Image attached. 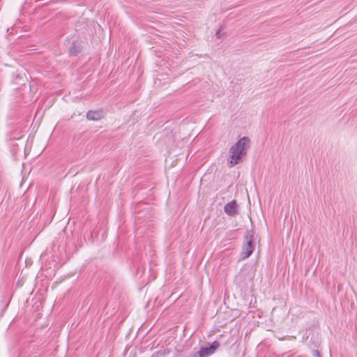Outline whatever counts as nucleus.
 Listing matches in <instances>:
<instances>
[{"label": "nucleus", "instance_id": "obj_1", "mask_svg": "<svg viewBox=\"0 0 357 357\" xmlns=\"http://www.w3.org/2000/svg\"><path fill=\"white\" fill-rule=\"evenodd\" d=\"M250 144V139L248 137H243L230 148V160L229 161L230 167L238 164L242 157L247 154Z\"/></svg>", "mask_w": 357, "mask_h": 357}, {"label": "nucleus", "instance_id": "obj_2", "mask_svg": "<svg viewBox=\"0 0 357 357\" xmlns=\"http://www.w3.org/2000/svg\"><path fill=\"white\" fill-rule=\"evenodd\" d=\"M245 238L246 241L243 244V250L241 254V258L242 259L248 258L252 254L255 248L252 231H247Z\"/></svg>", "mask_w": 357, "mask_h": 357}, {"label": "nucleus", "instance_id": "obj_3", "mask_svg": "<svg viewBox=\"0 0 357 357\" xmlns=\"http://www.w3.org/2000/svg\"><path fill=\"white\" fill-rule=\"evenodd\" d=\"M220 347V343L218 341H214L209 347H201L199 352L200 356L208 357L215 351V350Z\"/></svg>", "mask_w": 357, "mask_h": 357}, {"label": "nucleus", "instance_id": "obj_4", "mask_svg": "<svg viewBox=\"0 0 357 357\" xmlns=\"http://www.w3.org/2000/svg\"><path fill=\"white\" fill-rule=\"evenodd\" d=\"M224 211L226 214L231 217H234L238 214V206L236 200H232L226 204L224 206Z\"/></svg>", "mask_w": 357, "mask_h": 357}, {"label": "nucleus", "instance_id": "obj_5", "mask_svg": "<svg viewBox=\"0 0 357 357\" xmlns=\"http://www.w3.org/2000/svg\"><path fill=\"white\" fill-rule=\"evenodd\" d=\"M87 119L91 121H98L103 117V112L102 111H89L86 115Z\"/></svg>", "mask_w": 357, "mask_h": 357}, {"label": "nucleus", "instance_id": "obj_6", "mask_svg": "<svg viewBox=\"0 0 357 357\" xmlns=\"http://www.w3.org/2000/svg\"><path fill=\"white\" fill-rule=\"evenodd\" d=\"M244 278H245V275L243 273H239L236 276V280L241 281Z\"/></svg>", "mask_w": 357, "mask_h": 357}, {"label": "nucleus", "instance_id": "obj_7", "mask_svg": "<svg viewBox=\"0 0 357 357\" xmlns=\"http://www.w3.org/2000/svg\"><path fill=\"white\" fill-rule=\"evenodd\" d=\"M312 355L314 357H321L320 352L318 350H313Z\"/></svg>", "mask_w": 357, "mask_h": 357}, {"label": "nucleus", "instance_id": "obj_8", "mask_svg": "<svg viewBox=\"0 0 357 357\" xmlns=\"http://www.w3.org/2000/svg\"><path fill=\"white\" fill-rule=\"evenodd\" d=\"M199 355H200V352L199 351L197 352L192 353L189 357H202V356H200Z\"/></svg>", "mask_w": 357, "mask_h": 357}, {"label": "nucleus", "instance_id": "obj_9", "mask_svg": "<svg viewBox=\"0 0 357 357\" xmlns=\"http://www.w3.org/2000/svg\"><path fill=\"white\" fill-rule=\"evenodd\" d=\"M216 35H217L218 36H220V29H218V30L217 31V32H216Z\"/></svg>", "mask_w": 357, "mask_h": 357}]
</instances>
